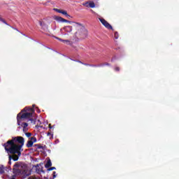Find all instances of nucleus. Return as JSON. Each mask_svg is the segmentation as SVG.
<instances>
[{"label": "nucleus", "instance_id": "obj_7", "mask_svg": "<svg viewBox=\"0 0 179 179\" xmlns=\"http://www.w3.org/2000/svg\"><path fill=\"white\" fill-rule=\"evenodd\" d=\"M83 6H86V8H96V4L92 1H90L84 3Z\"/></svg>", "mask_w": 179, "mask_h": 179}, {"label": "nucleus", "instance_id": "obj_16", "mask_svg": "<svg viewBox=\"0 0 179 179\" xmlns=\"http://www.w3.org/2000/svg\"><path fill=\"white\" fill-rule=\"evenodd\" d=\"M63 43H66V44H71V42L69 40L63 41Z\"/></svg>", "mask_w": 179, "mask_h": 179}, {"label": "nucleus", "instance_id": "obj_22", "mask_svg": "<svg viewBox=\"0 0 179 179\" xmlns=\"http://www.w3.org/2000/svg\"><path fill=\"white\" fill-rule=\"evenodd\" d=\"M48 170L49 171H52V170H55V167H51Z\"/></svg>", "mask_w": 179, "mask_h": 179}, {"label": "nucleus", "instance_id": "obj_21", "mask_svg": "<svg viewBox=\"0 0 179 179\" xmlns=\"http://www.w3.org/2000/svg\"><path fill=\"white\" fill-rule=\"evenodd\" d=\"M115 71L116 72H119V71H120V67H115Z\"/></svg>", "mask_w": 179, "mask_h": 179}, {"label": "nucleus", "instance_id": "obj_3", "mask_svg": "<svg viewBox=\"0 0 179 179\" xmlns=\"http://www.w3.org/2000/svg\"><path fill=\"white\" fill-rule=\"evenodd\" d=\"M55 19L57 20V22H59L61 23H70L71 24H73V27L78 30V31L76 32V34H79V36H81L83 38H86V37H87V29H86V28H85L82 24L79 22H72L71 21H68L62 18V17L56 16Z\"/></svg>", "mask_w": 179, "mask_h": 179}, {"label": "nucleus", "instance_id": "obj_27", "mask_svg": "<svg viewBox=\"0 0 179 179\" xmlns=\"http://www.w3.org/2000/svg\"><path fill=\"white\" fill-rule=\"evenodd\" d=\"M111 61H112V62L114 61V58H113V59H111Z\"/></svg>", "mask_w": 179, "mask_h": 179}, {"label": "nucleus", "instance_id": "obj_20", "mask_svg": "<svg viewBox=\"0 0 179 179\" xmlns=\"http://www.w3.org/2000/svg\"><path fill=\"white\" fill-rule=\"evenodd\" d=\"M55 38H57V40H59V41H62L63 43L65 41V40L61 39V38H59L58 37H55Z\"/></svg>", "mask_w": 179, "mask_h": 179}, {"label": "nucleus", "instance_id": "obj_9", "mask_svg": "<svg viewBox=\"0 0 179 179\" xmlns=\"http://www.w3.org/2000/svg\"><path fill=\"white\" fill-rule=\"evenodd\" d=\"M62 31H66V33H71V31H72V27L66 26L62 29Z\"/></svg>", "mask_w": 179, "mask_h": 179}, {"label": "nucleus", "instance_id": "obj_1", "mask_svg": "<svg viewBox=\"0 0 179 179\" xmlns=\"http://www.w3.org/2000/svg\"><path fill=\"white\" fill-rule=\"evenodd\" d=\"M24 145V138L22 136L13 137L11 140L7 141L6 143L3 145L5 150L8 153H10L12 155L8 156L9 162L8 164H12L10 162L12 159L14 162H17L19 157L22 155L21 150Z\"/></svg>", "mask_w": 179, "mask_h": 179}, {"label": "nucleus", "instance_id": "obj_14", "mask_svg": "<svg viewBox=\"0 0 179 179\" xmlns=\"http://www.w3.org/2000/svg\"><path fill=\"white\" fill-rule=\"evenodd\" d=\"M114 37H115V40H117V38L119 37L118 32H117V31L115 32Z\"/></svg>", "mask_w": 179, "mask_h": 179}, {"label": "nucleus", "instance_id": "obj_29", "mask_svg": "<svg viewBox=\"0 0 179 179\" xmlns=\"http://www.w3.org/2000/svg\"><path fill=\"white\" fill-rule=\"evenodd\" d=\"M15 30H17V31H19L17 29H15Z\"/></svg>", "mask_w": 179, "mask_h": 179}, {"label": "nucleus", "instance_id": "obj_31", "mask_svg": "<svg viewBox=\"0 0 179 179\" xmlns=\"http://www.w3.org/2000/svg\"><path fill=\"white\" fill-rule=\"evenodd\" d=\"M85 65H89V64H85Z\"/></svg>", "mask_w": 179, "mask_h": 179}, {"label": "nucleus", "instance_id": "obj_12", "mask_svg": "<svg viewBox=\"0 0 179 179\" xmlns=\"http://www.w3.org/2000/svg\"><path fill=\"white\" fill-rule=\"evenodd\" d=\"M5 173V169L3 166H0V174H3Z\"/></svg>", "mask_w": 179, "mask_h": 179}, {"label": "nucleus", "instance_id": "obj_6", "mask_svg": "<svg viewBox=\"0 0 179 179\" xmlns=\"http://www.w3.org/2000/svg\"><path fill=\"white\" fill-rule=\"evenodd\" d=\"M36 142H37V138L34 136L31 137L27 143V148H31L33 144L36 143Z\"/></svg>", "mask_w": 179, "mask_h": 179}, {"label": "nucleus", "instance_id": "obj_15", "mask_svg": "<svg viewBox=\"0 0 179 179\" xmlns=\"http://www.w3.org/2000/svg\"><path fill=\"white\" fill-rule=\"evenodd\" d=\"M47 136H51V137L50 138V139H52L53 135L51 134L50 132H48V133L47 134Z\"/></svg>", "mask_w": 179, "mask_h": 179}, {"label": "nucleus", "instance_id": "obj_11", "mask_svg": "<svg viewBox=\"0 0 179 179\" xmlns=\"http://www.w3.org/2000/svg\"><path fill=\"white\" fill-rule=\"evenodd\" d=\"M104 65H106V66H110V64H108V63H106V64H101V65H98V66L92 65V66H104Z\"/></svg>", "mask_w": 179, "mask_h": 179}, {"label": "nucleus", "instance_id": "obj_10", "mask_svg": "<svg viewBox=\"0 0 179 179\" xmlns=\"http://www.w3.org/2000/svg\"><path fill=\"white\" fill-rule=\"evenodd\" d=\"M51 166H52V164L51 163V159H48L47 163L45 165V167L46 169H48V167H51Z\"/></svg>", "mask_w": 179, "mask_h": 179}, {"label": "nucleus", "instance_id": "obj_26", "mask_svg": "<svg viewBox=\"0 0 179 179\" xmlns=\"http://www.w3.org/2000/svg\"><path fill=\"white\" fill-rule=\"evenodd\" d=\"M49 128H50V129H52V127L51 126V124H49Z\"/></svg>", "mask_w": 179, "mask_h": 179}, {"label": "nucleus", "instance_id": "obj_17", "mask_svg": "<svg viewBox=\"0 0 179 179\" xmlns=\"http://www.w3.org/2000/svg\"><path fill=\"white\" fill-rule=\"evenodd\" d=\"M39 24H40V26H41V27H44V26H45L44 22H39Z\"/></svg>", "mask_w": 179, "mask_h": 179}, {"label": "nucleus", "instance_id": "obj_30", "mask_svg": "<svg viewBox=\"0 0 179 179\" xmlns=\"http://www.w3.org/2000/svg\"><path fill=\"white\" fill-rule=\"evenodd\" d=\"M33 107H34V105H33Z\"/></svg>", "mask_w": 179, "mask_h": 179}, {"label": "nucleus", "instance_id": "obj_18", "mask_svg": "<svg viewBox=\"0 0 179 179\" xmlns=\"http://www.w3.org/2000/svg\"><path fill=\"white\" fill-rule=\"evenodd\" d=\"M57 178V172L54 171L53 172V178Z\"/></svg>", "mask_w": 179, "mask_h": 179}, {"label": "nucleus", "instance_id": "obj_25", "mask_svg": "<svg viewBox=\"0 0 179 179\" xmlns=\"http://www.w3.org/2000/svg\"><path fill=\"white\" fill-rule=\"evenodd\" d=\"M55 143H59V140H56Z\"/></svg>", "mask_w": 179, "mask_h": 179}, {"label": "nucleus", "instance_id": "obj_19", "mask_svg": "<svg viewBox=\"0 0 179 179\" xmlns=\"http://www.w3.org/2000/svg\"><path fill=\"white\" fill-rule=\"evenodd\" d=\"M0 20L3 22V23H4L5 24L8 25V23H6V22H5V20H3L2 18H0Z\"/></svg>", "mask_w": 179, "mask_h": 179}, {"label": "nucleus", "instance_id": "obj_13", "mask_svg": "<svg viewBox=\"0 0 179 179\" xmlns=\"http://www.w3.org/2000/svg\"><path fill=\"white\" fill-rule=\"evenodd\" d=\"M36 173H38V174H40V173H44V171H43V169H36Z\"/></svg>", "mask_w": 179, "mask_h": 179}, {"label": "nucleus", "instance_id": "obj_4", "mask_svg": "<svg viewBox=\"0 0 179 179\" xmlns=\"http://www.w3.org/2000/svg\"><path fill=\"white\" fill-rule=\"evenodd\" d=\"M13 171L16 176H23L24 177L30 176V171H29V169L24 164H15Z\"/></svg>", "mask_w": 179, "mask_h": 179}, {"label": "nucleus", "instance_id": "obj_8", "mask_svg": "<svg viewBox=\"0 0 179 179\" xmlns=\"http://www.w3.org/2000/svg\"><path fill=\"white\" fill-rule=\"evenodd\" d=\"M53 10H55V12H57L58 13H62V15H64V16H68V13L66 10H59L58 8H53Z\"/></svg>", "mask_w": 179, "mask_h": 179}, {"label": "nucleus", "instance_id": "obj_2", "mask_svg": "<svg viewBox=\"0 0 179 179\" xmlns=\"http://www.w3.org/2000/svg\"><path fill=\"white\" fill-rule=\"evenodd\" d=\"M17 125L22 128V131L27 138H31V133L27 132L29 124L26 121H31V124H36V117H34V109L30 107H25L17 115Z\"/></svg>", "mask_w": 179, "mask_h": 179}, {"label": "nucleus", "instance_id": "obj_28", "mask_svg": "<svg viewBox=\"0 0 179 179\" xmlns=\"http://www.w3.org/2000/svg\"><path fill=\"white\" fill-rule=\"evenodd\" d=\"M15 30H17V31H19L17 29H15Z\"/></svg>", "mask_w": 179, "mask_h": 179}, {"label": "nucleus", "instance_id": "obj_23", "mask_svg": "<svg viewBox=\"0 0 179 179\" xmlns=\"http://www.w3.org/2000/svg\"><path fill=\"white\" fill-rule=\"evenodd\" d=\"M10 179H16V176H13Z\"/></svg>", "mask_w": 179, "mask_h": 179}, {"label": "nucleus", "instance_id": "obj_24", "mask_svg": "<svg viewBox=\"0 0 179 179\" xmlns=\"http://www.w3.org/2000/svg\"><path fill=\"white\" fill-rule=\"evenodd\" d=\"M66 17H69V18L72 17V16L69 15V14H68V15H66Z\"/></svg>", "mask_w": 179, "mask_h": 179}, {"label": "nucleus", "instance_id": "obj_5", "mask_svg": "<svg viewBox=\"0 0 179 179\" xmlns=\"http://www.w3.org/2000/svg\"><path fill=\"white\" fill-rule=\"evenodd\" d=\"M99 20L106 29H108L109 30H113V27L111 26V24H110V23H108L106 20H104V18L99 17Z\"/></svg>", "mask_w": 179, "mask_h": 179}]
</instances>
